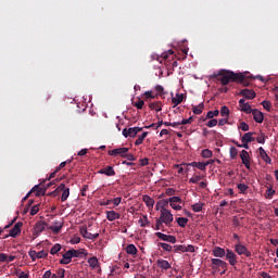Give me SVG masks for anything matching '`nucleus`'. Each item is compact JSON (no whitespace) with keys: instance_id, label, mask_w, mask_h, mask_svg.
<instances>
[{"instance_id":"obj_1","label":"nucleus","mask_w":278,"mask_h":278,"mask_svg":"<svg viewBox=\"0 0 278 278\" xmlns=\"http://www.w3.org/2000/svg\"><path fill=\"white\" fill-rule=\"evenodd\" d=\"M216 77H220L219 81L222 86H227L230 81H237L243 86H249L248 79H253L252 76H247V74L236 73L229 70H220L217 74L214 73L211 75V79H216Z\"/></svg>"},{"instance_id":"obj_2","label":"nucleus","mask_w":278,"mask_h":278,"mask_svg":"<svg viewBox=\"0 0 278 278\" xmlns=\"http://www.w3.org/2000/svg\"><path fill=\"white\" fill-rule=\"evenodd\" d=\"M159 219H161V223H164V225L166 227H170V225L174 220V217L170 214V211H168L167 208L162 207L161 208V215H160Z\"/></svg>"},{"instance_id":"obj_3","label":"nucleus","mask_w":278,"mask_h":278,"mask_svg":"<svg viewBox=\"0 0 278 278\" xmlns=\"http://www.w3.org/2000/svg\"><path fill=\"white\" fill-rule=\"evenodd\" d=\"M229 264L220 258H212L211 260V267L213 270H227Z\"/></svg>"},{"instance_id":"obj_4","label":"nucleus","mask_w":278,"mask_h":278,"mask_svg":"<svg viewBox=\"0 0 278 278\" xmlns=\"http://www.w3.org/2000/svg\"><path fill=\"white\" fill-rule=\"evenodd\" d=\"M142 131V127L124 128L122 134L124 138H136Z\"/></svg>"},{"instance_id":"obj_5","label":"nucleus","mask_w":278,"mask_h":278,"mask_svg":"<svg viewBox=\"0 0 278 278\" xmlns=\"http://www.w3.org/2000/svg\"><path fill=\"white\" fill-rule=\"evenodd\" d=\"M45 229H47L46 222L45 220L37 222L33 228L34 238H38V236H40L42 231H45Z\"/></svg>"},{"instance_id":"obj_6","label":"nucleus","mask_w":278,"mask_h":278,"mask_svg":"<svg viewBox=\"0 0 278 278\" xmlns=\"http://www.w3.org/2000/svg\"><path fill=\"white\" fill-rule=\"evenodd\" d=\"M235 253L238 255H244V257H251V251H249V249L241 242L235 244Z\"/></svg>"},{"instance_id":"obj_7","label":"nucleus","mask_w":278,"mask_h":278,"mask_svg":"<svg viewBox=\"0 0 278 278\" xmlns=\"http://www.w3.org/2000/svg\"><path fill=\"white\" fill-rule=\"evenodd\" d=\"M239 157L242 161V164L245 166L248 170H251V156L247 150H242L239 154Z\"/></svg>"},{"instance_id":"obj_8","label":"nucleus","mask_w":278,"mask_h":278,"mask_svg":"<svg viewBox=\"0 0 278 278\" xmlns=\"http://www.w3.org/2000/svg\"><path fill=\"white\" fill-rule=\"evenodd\" d=\"M156 238L159 240H163V242H170V244H175L177 242V237L173 235H165L163 232H155Z\"/></svg>"},{"instance_id":"obj_9","label":"nucleus","mask_w":278,"mask_h":278,"mask_svg":"<svg viewBox=\"0 0 278 278\" xmlns=\"http://www.w3.org/2000/svg\"><path fill=\"white\" fill-rule=\"evenodd\" d=\"M126 153H129V148H117L109 151V155L112 157H125Z\"/></svg>"},{"instance_id":"obj_10","label":"nucleus","mask_w":278,"mask_h":278,"mask_svg":"<svg viewBox=\"0 0 278 278\" xmlns=\"http://www.w3.org/2000/svg\"><path fill=\"white\" fill-rule=\"evenodd\" d=\"M226 260L229 263L230 266H236V264H238V255L235 254V252H232L229 249H226Z\"/></svg>"},{"instance_id":"obj_11","label":"nucleus","mask_w":278,"mask_h":278,"mask_svg":"<svg viewBox=\"0 0 278 278\" xmlns=\"http://www.w3.org/2000/svg\"><path fill=\"white\" fill-rule=\"evenodd\" d=\"M79 232L83 236V238H86L87 240H97V238H99V233L92 235V232H88V228L86 227H81L79 229Z\"/></svg>"},{"instance_id":"obj_12","label":"nucleus","mask_w":278,"mask_h":278,"mask_svg":"<svg viewBox=\"0 0 278 278\" xmlns=\"http://www.w3.org/2000/svg\"><path fill=\"white\" fill-rule=\"evenodd\" d=\"M21 227H23L22 222H17L14 227L10 230L9 236L11 238H16V236H21Z\"/></svg>"},{"instance_id":"obj_13","label":"nucleus","mask_w":278,"mask_h":278,"mask_svg":"<svg viewBox=\"0 0 278 278\" xmlns=\"http://www.w3.org/2000/svg\"><path fill=\"white\" fill-rule=\"evenodd\" d=\"M177 203H181V198L173 197V198L169 199L170 207H173V210H176L177 212H179L181 210V205H179Z\"/></svg>"},{"instance_id":"obj_14","label":"nucleus","mask_w":278,"mask_h":278,"mask_svg":"<svg viewBox=\"0 0 278 278\" xmlns=\"http://www.w3.org/2000/svg\"><path fill=\"white\" fill-rule=\"evenodd\" d=\"M99 175H106V177H114L116 175V172L114 170V167L106 166L104 168H101L98 170Z\"/></svg>"},{"instance_id":"obj_15","label":"nucleus","mask_w":278,"mask_h":278,"mask_svg":"<svg viewBox=\"0 0 278 278\" xmlns=\"http://www.w3.org/2000/svg\"><path fill=\"white\" fill-rule=\"evenodd\" d=\"M239 94L241 97H244V99H255L256 93L253 89H242Z\"/></svg>"},{"instance_id":"obj_16","label":"nucleus","mask_w":278,"mask_h":278,"mask_svg":"<svg viewBox=\"0 0 278 278\" xmlns=\"http://www.w3.org/2000/svg\"><path fill=\"white\" fill-rule=\"evenodd\" d=\"M156 266L161 268V270H170L172 268L170 263H168V261L163 258H159L156 261Z\"/></svg>"},{"instance_id":"obj_17","label":"nucleus","mask_w":278,"mask_h":278,"mask_svg":"<svg viewBox=\"0 0 278 278\" xmlns=\"http://www.w3.org/2000/svg\"><path fill=\"white\" fill-rule=\"evenodd\" d=\"M253 119L255 121V123H264V113H262L260 110L254 109L251 112Z\"/></svg>"},{"instance_id":"obj_18","label":"nucleus","mask_w":278,"mask_h":278,"mask_svg":"<svg viewBox=\"0 0 278 278\" xmlns=\"http://www.w3.org/2000/svg\"><path fill=\"white\" fill-rule=\"evenodd\" d=\"M214 257H219L223 258L227 255V250L220 248V247H215L212 251Z\"/></svg>"},{"instance_id":"obj_19","label":"nucleus","mask_w":278,"mask_h":278,"mask_svg":"<svg viewBox=\"0 0 278 278\" xmlns=\"http://www.w3.org/2000/svg\"><path fill=\"white\" fill-rule=\"evenodd\" d=\"M253 136H257V132H252V131L245 132L241 138V142H248V143L255 142V137Z\"/></svg>"},{"instance_id":"obj_20","label":"nucleus","mask_w":278,"mask_h":278,"mask_svg":"<svg viewBox=\"0 0 278 278\" xmlns=\"http://www.w3.org/2000/svg\"><path fill=\"white\" fill-rule=\"evenodd\" d=\"M62 227H64V223L60 220H55L53 223V226H50L49 229L54 233H60V231H62Z\"/></svg>"},{"instance_id":"obj_21","label":"nucleus","mask_w":278,"mask_h":278,"mask_svg":"<svg viewBox=\"0 0 278 278\" xmlns=\"http://www.w3.org/2000/svg\"><path fill=\"white\" fill-rule=\"evenodd\" d=\"M258 153H260V156L262 157V160L265 161L266 164L273 163V160L270 159V156H268V153H266V150H264V148L260 147Z\"/></svg>"},{"instance_id":"obj_22","label":"nucleus","mask_w":278,"mask_h":278,"mask_svg":"<svg viewBox=\"0 0 278 278\" xmlns=\"http://www.w3.org/2000/svg\"><path fill=\"white\" fill-rule=\"evenodd\" d=\"M71 262H73V254L71 253V250H68L66 253L63 254L60 264H71Z\"/></svg>"},{"instance_id":"obj_23","label":"nucleus","mask_w":278,"mask_h":278,"mask_svg":"<svg viewBox=\"0 0 278 278\" xmlns=\"http://www.w3.org/2000/svg\"><path fill=\"white\" fill-rule=\"evenodd\" d=\"M187 166H192L193 168H199V170H206L207 164L204 162H191Z\"/></svg>"},{"instance_id":"obj_24","label":"nucleus","mask_w":278,"mask_h":278,"mask_svg":"<svg viewBox=\"0 0 278 278\" xmlns=\"http://www.w3.org/2000/svg\"><path fill=\"white\" fill-rule=\"evenodd\" d=\"M106 218L112 223L113 220H118L121 218V215L116 213V211H106Z\"/></svg>"},{"instance_id":"obj_25","label":"nucleus","mask_w":278,"mask_h":278,"mask_svg":"<svg viewBox=\"0 0 278 278\" xmlns=\"http://www.w3.org/2000/svg\"><path fill=\"white\" fill-rule=\"evenodd\" d=\"M125 251L128 255H132V256L138 255V248H136L134 243L128 244Z\"/></svg>"},{"instance_id":"obj_26","label":"nucleus","mask_w":278,"mask_h":278,"mask_svg":"<svg viewBox=\"0 0 278 278\" xmlns=\"http://www.w3.org/2000/svg\"><path fill=\"white\" fill-rule=\"evenodd\" d=\"M88 264H89L91 270H94L96 268H100L99 258H97V256H92V257L88 258Z\"/></svg>"},{"instance_id":"obj_27","label":"nucleus","mask_w":278,"mask_h":278,"mask_svg":"<svg viewBox=\"0 0 278 278\" xmlns=\"http://www.w3.org/2000/svg\"><path fill=\"white\" fill-rule=\"evenodd\" d=\"M62 195H61V201L62 203H64V201H66L68 199V197H71V188L66 187V185H64V188L62 189Z\"/></svg>"},{"instance_id":"obj_28","label":"nucleus","mask_w":278,"mask_h":278,"mask_svg":"<svg viewBox=\"0 0 278 278\" xmlns=\"http://www.w3.org/2000/svg\"><path fill=\"white\" fill-rule=\"evenodd\" d=\"M143 203H146L147 207H153L155 205V200L153 198L149 197L148 194L142 197Z\"/></svg>"},{"instance_id":"obj_29","label":"nucleus","mask_w":278,"mask_h":278,"mask_svg":"<svg viewBox=\"0 0 278 278\" xmlns=\"http://www.w3.org/2000/svg\"><path fill=\"white\" fill-rule=\"evenodd\" d=\"M31 192H37L36 197H45L47 189L40 188V185H36L33 189Z\"/></svg>"},{"instance_id":"obj_30","label":"nucleus","mask_w":278,"mask_h":278,"mask_svg":"<svg viewBox=\"0 0 278 278\" xmlns=\"http://www.w3.org/2000/svg\"><path fill=\"white\" fill-rule=\"evenodd\" d=\"M184 101L182 93H177L176 97L172 98V103L174 104V108H177L181 102Z\"/></svg>"},{"instance_id":"obj_31","label":"nucleus","mask_w":278,"mask_h":278,"mask_svg":"<svg viewBox=\"0 0 278 278\" xmlns=\"http://www.w3.org/2000/svg\"><path fill=\"white\" fill-rule=\"evenodd\" d=\"M149 108L150 110H155V112H162V102H151Z\"/></svg>"},{"instance_id":"obj_32","label":"nucleus","mask_w":278,"mask_h":278,"mask_svg":"<svg viewBox=\"0 0 278 278\" xmlns=\"http://www.w3.org/2000/svg\"><path fill=\"white\" fill-rule=\"evenodd\" d=\"M203 108H205V104H203V102H201L199 105H195L192 108V112L193 114H203Z\"/></svg>"},{"instance_id":"obj_33","label":"nucleus","mask_w":278,"mask_h":278,"mask_svg":"<svg viewBox=\"0 0 278 278\" xmlns=\"http://www.w3.org/2000/svg\"><path fill=\"white\" fill-rule=\"evenodd\" d=\"M149 136L148 131L142 132V135L138 136L137 140L135 141L136 147H139V144H142L144 142V138Z\"/></svg>"},{"instance_id":"obj_34","label":"nucleus","mask_w":278,"mask_h":278,"mask_svg":"<svg viewBox=\"0 0 278 278\" xmlns=\"http://www.w3.org/2000/svg\"><path fill=\"white\" fill-rule=\"evenodd\" d=\"M154 229L156 231H166V229L164 228V222H162V219L157 218Z\"/></svg>"},{"instance_id":"obj_35","label":"nucleus","mask_w":278,"mask_h":278,"mask_svg":"<svg viewBox=\"0 0 278 278\" xmlns=\"http://www.w3.org/2000/svg\"><path fill=\"white\" fill-rule=\"evenodd\" d=\"M60 251H62V245L60 243H55L51 250H50V254L51 255H56V253H60Z\"/></svg>"},{"instance_id":"obj_36","label":"nucleus","mask_w":278,"mask_h":278,"mask_svg":"<svg viewBox=\"0 0 278 278\" xmlns=\"http://www.w3.org/2000/svg\"><path fill=\"white\" fill-rule=\"evenodd\" d=\"M64 190V184H61L54 191L49 193V197H58Z\"/></svg>"},{"instance_id":"obj_37","label":"nucleus","mask_w":278,"mask_h":278,"mask_svg":"<svg viewBox=\"0 0 278 278\" xmlns=\"http://www.w3.org/2000/svg\"><path fill=\"white\" fill-rule=\"evenodd\" d=\"M176 223L179 225V227H186L188 225V218L187 217H178L176 218Z\"/></svg>"},{"instance_id":"obj_38","label":"nucleus","mask_w":278,"mask_h":278,"mask_svg":"<svg viewBox=\"0 0 278 278\" xmlns=\"http://www.w3.org/2000/svg\"><path fill=\"white\" fill-rule=\"evenodd\" d=\"M241 112H244L245 114H251L253 112V109H251L250 103H245L242 106H240Z\"/></svg>"},{"instance_id":"obj_39","label":"nucleus","mask_w":278,"mask_h":278,"mask_svg":"<svg viewBox=\"0 0 278 278\" xmlns=\"http://www.w3.org/2000/svg\"><path fill=\"white\" fill-rule=\"evenodd\" d=\"M159 247H161V249H163V251H167V253H170V251L174 250V247H172L168 243H159Z\"/></svg>"},{"instance_id":"obj_40","label":"nucleus","mask_w":278,"mask_h":278,"mask_svg":"<svg viewBox=\"0 0 278 278\" xmlns=\"http://www.w3.org/2000/svg\"><path fill=\"white\" fill-rule=\"evenodd\" d=\"M201 155L204 159H210L214 155V153L210 149H204V150H202Z\"/></svg>"},{"instance_id":"obj_41","label":"nucleus","mask_w":278,"mask_h":278,"mask_svg":"<svg viewBox=\"0 0 278 278\" xmlns=\"http://www.w3.org/2000/svg\"><path fill=\"white\" fill-rule=\"evenodd\" d=\"M256 142H258V144H264L266 142V135L260 132L256 137Z\"/></svg>"},{"instance_id":"obj_42","label":"nucleus","mask_w":278,"mask_h":278,"mask_svg":"<svg viewBox=\"0 0 278 278\" xmlns=\"http://www.w3.org/2000/svg\"><path fill=\"white\" fill-rule=\"evenodd\" d=\"M140 227H146L149 225V217L147 215H143L142 218L138 220Z\"/></svg>"},{"instance_id":"obj_43","label":"nucleus","mask_w":278,"mask_h":278,"mask_svg":"<svg viewBox=\"0 0 278 278\" xmlns=\"http://www.w3.org/2000/svg\"><path fill=\"white\" fill-rule=\"evenodd\" d=\"M237 188H238L240 194H244V192H247L249 190V187L244 184L237 185Z\"/></svg>"},{"instance_id":"obj_44","label":"nucleus","mask_w":278,"mask_h":278,"mask_svg":"<svg viewBox=\"0 0 278 278\" xmlns=\"http://www.w3.org/2000/svg\"><path fill=\"white\" fill-rule=\"evenodd\" d=\"M229 153L231 160H236V157H238V149H236L235 147H231L229 149Z\"/></svg>"},{"instance_id":"obj_45","label":"nucleus","mask_w":278,"mask_h":278,"mask_svg":"<svg viewBox=\"0 0 278 278\" xmlns=\"http://www.w3.org/2000/svg\"><path fill=\"white\" fill-rule=\"evenodd\" d=\"M49 252L41 250L39 252H37V260H45V257H48Z\"/></svg>"},{"instance_id":"obj_46","label":"nucleus","mask_w":278,"mask_h":278,"mask_svg":"<svg viewBox=\"0 0 278 278\" xmlns=\"http://www.w3.org/2000/svg\"><path fill=\"white\" fill-rule=\"evenodd\" d=\"M220 116H224L226 118H229V108L227 106H222L220 109Z\"/></svg>"},{"instance_id":"obj_47","label":"nucleus","mask_w":278,"mask_h":278,"mask_svg":"<svg viewBox=\"0 0 278 278\" xmlns=\"http://www.w3.org/2000/svg\"><path fill=\"white\" fill-rule=\"evenodd\" d=\"M186 253V245H174V253Z\"/></svg>"},{"instance_id":"obj_48","label":"nucleus","mask_w":278,"mask_h":278,"mask_svg":"<svg viewBox=\"0 0 278 278\" xmlns=\"http://www.w3.org/2000/svg\"><path fill=\"white\" fill-rule=\"evenodd\" d=\"M220 114V111L215 110V111H208L206 114V118H214V116H218Z\"/></svg>"},{"instance_id":"obj_49","label":"nucleus","mask_w":278,"mask_h":278,"mask_svg":"<svg viewBox=\"0 0 278 278\" xmlns=\"http://www.w3.org/2000/svg\"><path fill=\"white\" fill-rule=\"evenodd\" d=\"M70 252L72 253V257H79L80 255H84V250H70Z\"/></svg>"},{"instance_id":"obj_50","label":"nucleus","mask_w":278,"mask_h":278,"mask_svg":"<svg viewBox=\"0 0 278 278\" xmlns=\"http://www.w3.org/2000/svg\"><path fill=\"white\" fill-rule=\"evenodd\" d=\"M28 255H29V257H30V260L33 261V262H36V260H38V252H36L35 250H30L29 252H28Z\"/></svg>"},{"instance_id":"obj_51","label":"nucleus","mask_w":278,"mask_h":278,"mask_svg":"<svg viewBox=\"0 0 278 278\" xmlns=\"http://www.w3.org/2000/svg\"><path fill=\"white\" fill-rule=\"evenodd\" d=\"M194 212H201L203 210V203H195L191 206Z\"/></svg>"},{"instance_id":"obj_52","label":"nucleus","mask_w":278,"mask_h":278,"mask_svg":"<svg viewBox=\"0 0 278 278\" xmlns=\"http://www.w3.org/2000/svg\"><path fill=\"white\" fill-rule=\"evenodd\" d=\"M217 125H218V119L216 118H211V121H208L206 124L207 127H216Z\"/></svg>"},{"instance_id":"obj_53","label":"nucleus","mask_w":278,"mask_h":278,"mask_svg":"<svg viewBox=\"0 0 278 278\" xmlns=\"http://www.w3.org/2000/svg\"><path fill=\"white\" fill-rule=\"evenodd\" d=\"M239 129H241V131H249V124H247V122H241Z\"/></svg>"},{"instance_id":"obj_54","label":"nucleus","mask_w":278,"mask_h":278,"mask_svg":"<svg viewBox=\"0 0 278 278\" xmlns=\"http://www.w3.org/2000/svg\"><path fill=\"white\" fill-rule=\"evenodd\" d=\"M262 105L264 110H266L267 112H270V108H271L270 101L265 100L262 102Z\"/></svg>"},{"instance_id":"obj_55","label":"nucleus","mask_w":278,"mask_h":278,"mask_svg":"<svg viewBox=\"0 0 278 278\" xmlns=\"http://www.w3.org/2000/svg\"><path fill=\"white\" fill-rule=\"evenodd\" d=\"M135 108H137V110H142V108L144 106V101L143 100H138L137 102H135Z\"/></svg>"},{"instance_id":"obj_56","label":"nucleus","mask_w":278,"mask_h":278,"mask_svg":"<svg viewBox=\"0 0 278 278\" xmlns=\"http://www.w3.org/2000/svg\"><path fill=\"white\" fill-rule=\"evenodd\" d=\"M66 164H71V160L62 162V163L55 168L56 172L60 173V170H62V168H64V167L66 166Z\"/></svg>"},{"instance_id":"obj_57","label":"nucleus","mask_w":278,"mask_h":278,"mask_svg":"<svg viewBox=\"0 0 278 278\" xmlns=\"http://www.w3.org/2000/svg\"><path fill=\"white\" fill-rule=\"evenodd\" d=\"M39 211H40V208L38 207V205H34L30 208V216H36V214H38Z\"/></svg>"},{"instance_id":"obj_58","label":"nucleus","mask_w":278,"mask_h":278,"mask_svg":"<svg viewBox=\"0 0 278 278\" xmlns=\"http://www.w3.org/2000/svg\"><path fill=\"white\" fill-rule=\"evenodd\" d=\"M201 181V176H194L189 179V184H199Z\"/></svg>"},{"instance_id":"obj_59","label":"nucleus","mask_w":278,"mask_h":278,"mask_svg":"<svg viewBox=\"0 0 278 278\" xmlns=\"http://www.w3.org/2000/svg\"><path fill=\"white\" fill-rule=\"evenodd\" d=\"M123 198L118 197V198H114L112 200V203L114 204V207H118V204L122 203Z\"/></svg>"},{"instance_id":"obj_60","label":"nucleus","mask_w":278,"mask_h":278,"mask_svg":"<svg viewBox=\"0 0 278 278\" xmlns=\"http://www.w3.org/2000/svg\"><path fill=\"white\" fill-rule=\"evenodd\" d=\"M185 253H194V245L189 244V245H185Z\"/></svg>"},{"instance_id":"obj_61","label":"nucleus","mask_w":278,"mask_h":278,"mask_svg":"<svg viewBox=\"0 0 278 278\" xmlns=\"http://www.w3.org/2000/svg\"><path fill=\"white\" fill-rule=\"evenodd\" d=\"M65 273H66V270H65L64 268H60V269L56 271L58 278H64V277H65Z\"/></svg>"},{"instance_id":"obj_62","label":"nucleus","mask_w":278,"mask_h":278,"mask_svg":"<svg viewBox=\"0 0 278 278\" xmlns=\"http://www.w3.org/2000/svg\"><path fill=\"white\" fill-rule=\"evenodd\" d=\"M192 121H194V118L191 116L187 119H182L180 123L181 125H192Z\"/></svg>"},{"instance_id":"obj_63","label":"nucleus","mask_w":278,"mask_h":278,"mask_svg":"<svg viewBox=\"0 0 278 278\" xmlns=\"http://www.w3.org/2000/svg\"><path fill=\"white\" fill-rule=\"evenodd\" d=\"M155 90H156L157 94H160V97H162V94H164V87H162V85H157L155 87Z\"/></svg>"},{"instance_id":"obj_64","label":"nucleus","mask_w":278,"mask_h":278,"mask_svg":"<svg viewBox=\"0 0 278 278\" xmlns=\"http://www.w3.org/2000/svg\"><path fill=\"white\" fill-rule=\"evenodd\" d=\"M81 242V238L75 236L72 238L71 243L72 244H79Z\"/></svg>"}]
</instances>
